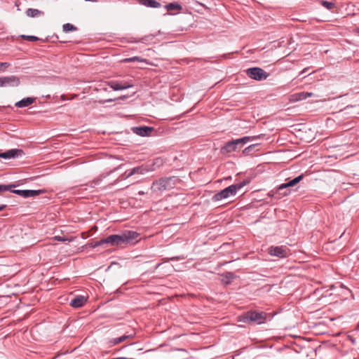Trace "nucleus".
Instances as JSON below:
<instances>
[{
	"label": "nucleus",
	"instance_id": "1",
	"mask_svg": "<svg viewBox=\"0 0 359 359\" xmlns=\"http://www.w3.org/2000/svg\"><path fill=\"white\" fill-rule=\"evenodd\" d=\"M140 233L134 231H126L121 234H113L105 238L95 241L92 247L97 248L102 245L108 246H119L123 244L133 245L139 241Z\"/></svg>",
	"mask_w": 359,
	"mask_h": 359
},
{
	"label": "nucleus",
	"instance_id": "2",
	"mask_svg": "<svg viewBox=\"0 0 359 359\" xmlns=\"http://www.w3.org/2000/svg\"><path fill=\"white\" fill-rule=\"evenodd\" d=\"M180 180L176 177L161 178L153 182L151 189L155 193H162L175 187Z\"/></svg>",
	"mask_w": 359,
	"mask_h": 359
},
{
	"label": "nucleus",
	"instance_id": "3",
	"mask_svg": "<svg viewBox=\"0 0 359 359\" xmlns=\"http://www.w3.org/2000/svg\"><path fill=\"white\" fill-rule=\"evenodd\" d=\"M249 183V181H243L237 184H231L223 190L215 194L212 196L214 201H219L222 199L227 198L230 196H233L236 194L237 191L242 189L244 186Z\"/></svg>",
	"mask_w": 359,
	"mask_h": 359
},
{
	"label": "nucleus",
	"instance_id": "4",
	"mask_svg": "<svg viewBox=\"0 0 359 359\" xmlns=\"http://www.w3.org/2000/svg\"><path fill=\"white\" fill-rule=\"evenodd\" d=\"M304 177L303 175H300L287 182L280 184L276 191H271L269 194V196H274L280 198L282 196H287L290 194V191L287 189L293 187L298 184Z\"/></svg>",
	"mask_w": 359,
	"mask_h": 359
},
{
	"label": "nucleus",
	"instance_id": "5",
	"mask_svg": "<svg viewBox=\"0 0 359 359\" xmlns=\"http://www.w3.org/2000/svg\"><path fill=\"white\" fill-rule=\"evenodd\" d=\"M238 318L240 322L245 323L254 322L257 324H262L264 323L266 319V313L263 311L257 312L255 311H248Z\"/></svg>",
	"mask_w": 359,
	"mask_h": 359
},
{
	"label": "nucleus",
	"instance_id": "6",
	"mask_svg": "<svg viewBox=\"0 0 359 359\" xmlns=\"http://www.w3.org/2000/svg\"><path fill=\"white\" fill-rule=\"evenodd\" d=\"M247 75L252 79L262 81L267 79L269 74L262 68L251 67L246 70Z\"/></svg>",
	"mask_w": 359,
	"mask_h": 359
},
{
	"label": "nucleus",
	"instance_id": "7",
	"mask_svg": "<svg viewBox=\"0 0 359 359\" xmlns=\"http://www.w3.org/2000/svg\"><path fill=\"white\" fill-rule=\"evenodd\" d=\"M20 84V79L15 75L0 76V87H17Z\"/></svg>",
	"mask_w": 359,
	"mask_h": 359
},
{
	"label": "nucleus",
	"instance_id": "8",
	"mask_svg": "<svg viewBox=\"0 0 359 359\" xmlns=\"http://www.w3.org/2000/svg\"><path fill=\"white\" fill-rule=\"evenodd\" d=\"M269 254L278 257L279 258H285L287 256V249L283 246H271L269 248Z\"/></svg>",
	"mask_w": 359,
	"mask_h": 359
},
{
	"label": "nucleus",
	"instance_id": "9",
	"mask_svg": "<svg viewBox=\"0 0 359 359\" xmlns=\"http://www.w3.org/2000/svg\"><path fill=\"white\" fill-rule=\"evenodd\" d=\"M154 39V35L149 34L146 35L142 38L136 39L133 36H130L128 38H124L123 40L128 43H142L145 44L151 43V41Z\"/></svg>",
	"mask_w": 359,
	"mask_h": 359
},
{
	"label": "nucleus",
	"instance_id": "10",
	"mask_svg": "<svg viewBox=\"0 0 359 359\" xmlns=\"http://www.w3.org/2000/svg\"><path fill=\"white\" fill-rule=\"evenodd\" d=\"M108 85L111 88L114 90H121L128 89L129 88L133 87V83L127 82V81H110L108 83Z\"/></svg>",
	"mask_w": 359,
	"mask_h": 359
},
{
	"label": "nucleus",
	"instance_id": "11",
	"mask_svg": "<svg viewBox=\"0 0 359 359\" xmlns=\"http://www.w3.org/2000/svg\"><path fill=\"white\" fill-rule=\"evenodd\" d=\"M11 192L18 194L19 196H21L24 198H29L32 196H38L41 191V190H20V189H15L12 190Z\"/></svg>",
	"mask_w": 359,
	"mask_h": 359
},
{
	"label": "nucleus",
	"instance_id": "12",
	"mask_svg": "<svg viewBox=\"0 0 359 359\" xmlns=\"http://www.w3.org/2000/svg\"><path fill=\"white\" fill-rule=\"evenodd\" d=\"M22 154L23 151L22 149H13L0 153V158L6 159L14 158L18 156H21Z\"/></svg>",
	"mask_w": 359,
	"mask_h": 359
},
{
	"label": "nucleus",
	"instance_id": "13",
	"mask_svg": "<svg viewBox=\"0 0 359 359\" xmlns=\"http://www.w3.org/2000/svg\"><path fill=\"white\" fill-rule=\"evenodd\" d=\"M260 137H261V135L252 136V137L245 136V137H243L239 139L232 140L231 141L233 143H234L233 144L236 147V149H237L238 147H242L243 145L245 144L248 142H250L251 140H255L257 139H259Z\"/></svg>",
	"mask_w": 359,
	"mask_h": 359
},
{
	"label": "nucleus",
	"instance_id": "14",
	"mask_svg": "<svg viewBox=\"0 0 359 359\" xmlns=\"http://www.w3.org/2000/svg\"><path fill=\"white\" fill-rule=\"evenodd\" d=\"M150 170H151V169L147 168V167H144V166L135 167V168H133L131 170H130L128 172H125L124 179H127L135 174L143 175Z\"/></svg>",
	"mask_w": 359,
	"mask_h": 359
},
{
	"label": "nucleus",
	"instance_id": "15",
	"mask_svg": "<svg viewBox=\"0 0 359 359\" xmlns=\"http://www.w3.org/2000/svg\"><path fill=\"white\" fill-rule=\"evenodd\" d=\"M132 130L135 134L142 137H146L149 135L150 133L153 130V128L149 126H139L134 127Z\"/></svg>",
	"mask_w": 359,
	"mask_h": 359
},
{
	"label": "nucleus",
	"instance_id": "16",
	"mask_svg": "<svg viewBox=\"0 0 359 359\" xmlns=\"http://www.w3.org/2000/svg\"><path fill=\"white\" fill-rule=\"evenodd\" d=\"M87 302V298L79 295L71 300L69 305L75 309L82 307Z\"/></svg>",
	"mask_w": 359,
	"mask_h": 359
},
{
	"label": "nucleus",
	"instance_id": "17",
	"mask_svg": "<svg viewBox=\"0 0 359 359\" xmlns=\"http://www.w3.org/2000/svg\"><path fill=\"white\" fill-rule=\"evenodd\" d=\"M235 278L236 276L233 272L226 271L221 274V282L225 285H229Z\"/></svg>",
	"mask_w": 359,
	"mask_h": 359
},
{
	"label": "nucleus",
	"instance_id": "18",
	"mask_svg": "<svg viewBox=\"0 0 359 359\" xmlns=\"http://www.w3.org/2000/svg\"><path fill=\"white\" fill-rule=\"evenodd\" d=\"M233 144L234 143H233L231 141L226 142L224 146L221 147V154H226L236 151V147Z\"/></svg>",
	"mask_w": 359,
	"mask_h": 359
},
{
	"label": "nucleus",
	"instance_id": "19",
	"mask_svg": "<svg viewBox=\"0 0 359 359\" xmlns=\"http://www.w3.org/2000/svg\"><path fill=\"white\" fill-rule=\"evenodd\" d=\"M34 101L35 98L34 97H26L17 102L15 104V106L18 108H23L32 104V103H34Z\"/></svg>",
	"mask_w": 359,
	"mask_h": 359
},
{
	"label": "nucleus",
	"instance_id": "20",
	"mask_svg": "<svg viewBox=\"0 0 359 359\" xmlns=\"http://www.w3.org/2000/svg\"><path fill=\"white\" fill-rule=\"evenodd\" d=\"M138 2L140 4L149 8H160L161 6V4L156 0H138Z\"/></svg>",
	"mask_w": 359,
	"mask_h": 359
},
{
	"label": "nucleus",
	"instance_id": "21",
	"mask_svg": "<svg viewBox=\"0 0 359 359\" xmlns=\"http://www.w3.org/2000/svg\"><path fill=\"white\" fill-rule=\"evenodd\" d=\"M165 8L169 12H171L172 11H177L180 12L182 10V6L180 4L177 2H172L166 4L165 6Z\"/></svg>",
	"mask_w": 359,
	"mask_h": 359
},
{
	"label": "nucleus",
	"instance_id": "22",
	"mask_svg": "<svg viewBox=\"0 0 359 359\" xmlns=\"http://www.w3.org/2000/svg\"><path fill=\"white\" fill-rule=\"evenodd\" d=\"M313 95L312 93H308V92H302L299 93H296L293 95L294 97L295 100H306L308 97H311Z\"/></svg>",
	"mask_w": 359,
	"mask_h": 359
},
{
	"label": "nucleus",
	"instance_id": "23",
	"mask_svg": "<svg viewBox=\"0 0 359 359\" xmlns=\"http://www.w3.org/2000/svg\"><path fill=\"white\" fill-rule=\"evenodd\" d=\"M26 14L29 17L34 18V17L39 15L40 14H43V12H41V11H39L38 9H35V8H28L26 11Z\"/></svg>",
	"mask_w": 359,
	"mask_h": 359
},
{
	"label": "nucleus",
	"instance_id": "24",
	"mask_svg": "<svg viewBox=\"0 0 359 359\" xmlns=\"http://www.w3.org/2000/svg\"><path fill=\"white\" fill-rule=\"evenodd\" d=\"M130 337H132V336L131 335H123L121 337L112 339L111 340V343H112L114 345H116V344H120V343L124 341L126 339L130 338Z\"/></svg>",
	"mask_w": 359,
	"mask_h": 359
},
{
	"label": "nucleus",
	"instance_id": "25",
	"mask_svg": "<svg viewBox=\"0 0 359 359\" xmlns=\"http://www.w3.org/2000/svg\"><path fill=\"white\" fill-rule=\"evenodd\" d=\"M143 60L138 56H134L131 57H127L122 60V62L128 63V62H142Z\"/></svg>",
	"mask_w": 359,
	"mask_h": 359
},
{
	"label": "nucleus",
	"instance_id": "26",
	"mask_svg": "<svg viewBox=\"0 0 359 359\" xmlns=\"http://www.w3.org/2000/svg\"><path fill=\"white\" fill-rule=\"evenodd\" d=\"M62 29L65 32H69L71 31L76 30V27L70 23H66L63 25Z\"/></svg>",
	"mask_w": 359,
	"mask_h": 359
},
{
	"label": "nucleus",
	"instance_id": "27",
	"mask_svg": "<svg viewBox=\"0 0 359 359\" xmlns=\"http://www.w3.org/2000/svg\"><path fill=\"white\" fill-rule=\"evenodd\" d=\"M321 5L328 10H332L335 7V4L331 1H321Z\"/></svg>",
	"mask_w": 359,
	"mask_h": 359
},
{
	"label": "nucleus",
	"instance_id": "28",
	"mask_svg": "<svg viewBox=\"0 0 359 359\" xmlns=\"http://www.w3.org/2000/svg\"><path fill=\"white\" fill-rule=\"evenodd\" d=\"M12 187H15V185H12V184H8V185L0 184V192L10 191Z\"/></svg>",
	"mask_w": 359,
	"mask_h": 359
},
{
	"label": "nucleus",
	"instance_id": "29",
	"mask_svg": "<svg viewBox=\"0 0 359 359\" xmlns=\"http://www.w3.org/2000/svg\"><path fill=\"white\" fill-rule=\"evenodd\" d=\"M21 37L23 39H26L27 40H28L29 41H36L39 39L37 36H29V35H22Z\"/></svg>",
	"mask_w": 359,
	"mask_h": 359
},
{
	"label": "nucleus",
	"instance_id": "30",
	"mask_svg": "<svg viewBox=\"0 0 359 359\" xmlns=\"http://www.w3.org/2000/svg\"><path fill=\"white\" fill-rule=\"evenodd\" d=\"M257 146V144H251L249 147H246L243 151V154L248 155L250 152Z\"/></svg>",
	"mask_w": 359,
	"mask_h": 359
},
{
	"label": "nucleus",
	"instance_id": "31",
	"mask_svg": "<svg viewBox=\"0 0 359 359\" xmlns=\"http://www.w3.org/2000/svg\"><path fill=\"white\" fill-rule=\"evenodd\" d=\"M10 66V64L8 62H0V69H6Z\"/></svg>",
	"mask_w": 359,
	"mask_h": 359
},
{
	"label": "nucleus",
	"instance_id": "32",
	"mask_svg": "<svg viewBox=\"0 0 359 359\" xmlns=\"http://www.w3.org/2000/svg\"><path fill=\"white\" fill-rule=\"evenodd\" d=\"M309 69V67H306L304 68L299 74V76H303L304 74H305V73H306L307 70Z\"/></svg>",
	"mask_w": 359,
	"mask_h": 359
},
{
	"label": "nucleus",
	"instance_id": "33",
	"mask_svg": "<svg viewBox=\"0 0 359 359\" xmlns=\"http://www.w3.org/2000/svg\"><path fill=\"white\" fill-rule=\"evenodd\" d=\"M309 69V67H306L304 68L299 74V76H303L304 74H305V73H306L307 70Z\"/></svg>",
	"mask_w": 359,
	"mask_h": 359
},
{
	"label": "nucleus",
	"instance_id": "34",
	"mask_svg": "<svg viewBox=\"0 0 359 359\" xmlns=\"http://www.w3.org/2000/svg\"><path fill=\"white\" fill-rule=\"evenodd\" d=\"M6 208V205L0 204V211L4 210Z\"/></svg>",
	"mask_w": 359,
	"mask_h": 359
},
{
	"label": "nucleus",
	"instance_id": "35",
	"mask_svg": "<svg viewBox=\"0 0 359 359\" xmlns=\"http://www.w3.org/2000/svg\"><path fill=\"white\" fill-rule=\"evenodd\" d=\"M112 101H114L113 99H109V100H107L105 101H101L100 102L103 104V103H105V102H112Z\"/></svg>",
	"mask_w": 359,
	"mask_h": 359
},
{
	"label": "nucleus",
	"instance_id": "36",
	"mask_svg": "<svg viewBox=\"0 0 359 359\" xmlns=\"http://www.w3.org/2000/svg\"><path fill=\"white\" fill-rule=\"evenodd\" d=\"M55 239H56L57 241H65V239L62 238H61V237H60V236H56V237H55Z\"/></svg>",
	"mask_w": 359,
	"mask_h": 359
},
{
	"label": "nucleus",
	"instance_id": "37",
	"mask_svg": "<svg viewBox=\"0 0 359 359\" xmlns=\"http://www.w3.org/2000/svg\"><path fill=\"white\" fill-rule=\"evenodd\" d=\"M138 194H139V195H144V191H140L138 192Z\"/></svg>",
	"mask_w": 359,
	"mask_h": 359
},
{
	"label": "nucleus",
	"instance_id": "38",
	"mask_svg": "<svg viewBox=\"0 0 359 359\" xmlns=\"http://www.w3.org/2000/svg\"><path fill=\"white\" fill-rule=\"evenodd\" d=\"M357 33L359 34V28H357Z\"/></svg>",
	"mask_w": 359,
	"mask_h": 359
}]
</instances>
